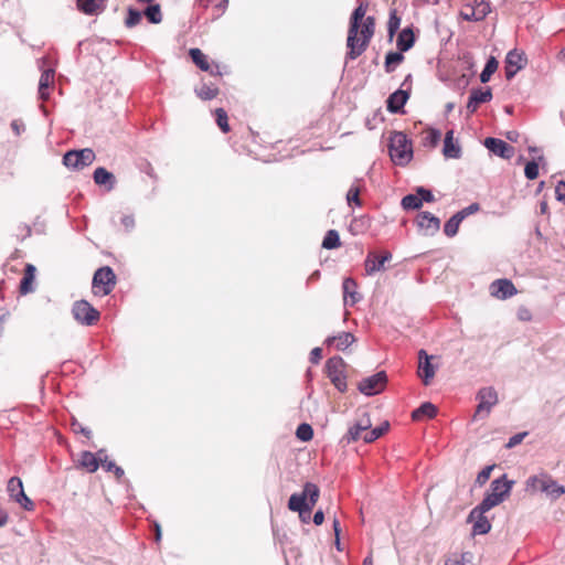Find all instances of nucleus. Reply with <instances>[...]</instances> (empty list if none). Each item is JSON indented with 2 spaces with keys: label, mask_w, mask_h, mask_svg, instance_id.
Wrapping results in <instances>:
<instances>
[{
  "label": "nucleus",
  "mask_w": 565,
  "mask_h": 565,
  "mask_svg": "<svg viewBox=\"0 0 565 565\" xmlns=\"http://www.w3.org/2000/svg\"><path fill=\"white\" fill-rule=\"evenodd\" d=\"M513 484L514 481L508 479L505 473L500 478L494 479L490 483V492H488L482 501L476 507V511L486 513L492 508L499 505L510 494Z\"/></svg>",
  "instance_id": "obj_1"
},
{
  "label": "nucleus",
  "mask_w": 565,
  "mask_h": 565,
  "mask_svg": "<svg viewBox=\"0 0 565 565\" xmlns=\"http://www.w3.org/2000/svg\"><path fill=\"white\" fill-rule=\"evenodd\" d=\"M320 495V489L312 482H306L301 492L292 493L288 509L299 514H310Z\"/></svg>",
  "instance_id": "obj_2"
},
{
  "label": "nucleus",
  "mask_w": 565,
  "mask_h": 565,
  "mask_svg": "<svg viewBox=\"0 0 565 565\" xmlns=\"http://www.w3.org/2000/svg\"><path fill=\"white\" fill-rule=\"evenodd\" d=\"M388 153L397 166H406L413 158V147L407 136L402 131H393L388 142Z\"/></svg>",
  "instance_id": "obj_3"
},
{
  "label": "nucleus",
  "mask_w": 565,
  "mask_h": 565,
  "mask_svg": "<svg viewBox=\"0 0 565 565\" xmlns=\"http://www.w3.org/2000/svg\"><path fill=\"white\" fill-rule=\"evenodd\" d=\"M525 489L526 491L544 493L551 500H556L565 493V487L545 473L527 478Z\"/></svg>",
  "instance_id": "obj_4"
},
{
  "label": "nucleus",
  "mask_w": 565,
  "mask_h": 565,
  "mask_svg": "<svg viewBox=\"0 0 565 565\" xmlns=\"http://www.w3.org/2000/svg\"><path fill=\"white\" fill-rule=\"evenodd\" d=\"M361 28V39H358V35L353 39L351 43L349 41V36L347 38V60H355L358 58L369 46L371 39L374 35L375 31V19L374 17H366L364 21H362Z\"/></svg>",
  "instance_id": "obj_5"
},
{
  "label": "nucleus",
  "mask_w": 565,
  "mask_h": 565,
  "mask_svg": "<svg viewBox=\"0 0 565 565\" xmlns=\"http://www.w3.org/2000/svg\"><path fill=\"white\" fill-rule=\"evenodd\" d=\"M344 369L345 362L339 355L328 359L324 365L327 376L335 386V388L341 393L345 392L348 388Z\"/></svg>",
  "instance_id": "obj_6"
},
{
  "label": "nucleus",
  "mask_w": 565,
  "mask_h": 565,
  "mask_svg": "<svg viewBox=\"0 0 565 565\" xmlns=\"http://www.w3.org/2000/svg\"><path fill=\"white\" fill-rule=\"evenodd\" d=\"M476 398L478 401V405L473 414V420L488 417L492 407L499 402L498 392L492 386L481 387L478 391Z\"/></svg>",
  "instance_id": "obj_7"
},
{
  "label": "nucleus",
  "mask_w": 565,
  "mask_h": 565,
  "mask_svg": "<svg viewBox=\"0 0 565 565\" xmlns=\"http://www.w3.org/2000/svg\"><path fill=\"white\" fill-rule=\"evenodd\" d=\"M72 316L82 326H94L100 318V312L87 300H76L72 305Z\"/></svg>",
  "instance_id": "obj_8"
},
{
  "label": "nucleus",
  "mask_w": 565,
  "mask_h": 565,
  "mask_svg": "<svg viewBox=\"0 0 565 565\" xmlns=\"http://www.w3.org/2000/svg\"><path fill=\"white\" fill-rule=\"evenodd\" d=\"M96 156L90 148H84L79 150H68L63 156V164L68 169L82 170L90 166Z\"/></svg>",
  "instance_id": "obj_9"
},
{
  "label": "nucleus",
  "mask_w": 565,
  "mask_h": 565,
  "mask_svg": "<svg viewBox=\"0 0 565 565\" xmlns=\"http://www.w3.org/2000/svg\"><path fill=\"white\" fill-rule=\"evenodd\" d=\"M93 288H99L104 296L109 295L116 285V275L109 266L98 268L93 276Z\"/></svg>",
  "instance_id": "obj_10"
},
{
  "label": "nucleus",
  "mask_w": 565,
  "mask_h": 565,
  "mask_svg": "<svg viewBox=\"0 0 565 565\" xmlns=\"http://www.w3.org/2000/svg\"><path fill=\"white\" fill-rule=\"evenodd\" d=\"M387 382V375L385 371H380L369 377L363 379L359 385V391L366 395V396H373L379 393H381Z\"/></svg>",
  "instance_id": "obj_11"
},
{
  "label": "nucleus",
  "mask_w": 565,
  "mask_h": 565,
  "mask_svg": "<svg viewBox=\"0 0 565 565\" xmlns=\"http://www.w3.org/2000/svg\"><path fill=\"white\" fill-rule=\"evenodd\" d=\"M416 225L426 236L435 235L440 228V220L430 212H420L416 217Z\"/></svg>",
  "instance_id": "obj_12"
},
{
  "label": "nucleus",
  "mask_w": 565,
  "mask_h": 565,
  "mask_svg": "<svg viewBox=\"0 0 565 565\" xmlns=\"http://www.w3.org/2000/svg\"><path fill=\"white\" fill-rule=\"evenodd\" d=\"M483 145L490 152L502 159H511L514 154V148L499 138L487 137Z\"/></svg>",
  "instance_id": "obj_13"
},
{
  "label": "nucleus",
  "mask_w": 565,
  "mask_h": 565,
  "mask_svg": "<svg viewBox=\"0 0 565 565\" xmlns=\"http://www.w3.org/2000/svg\"><path fill=\"white\" fill-rule=\"evenodd\" d=\"M491 12L488 1L481 0L476 6H466V10L460 12V17L465 21H481Z\"/></svg>",
  "instance_id": "obj_14"
},
{
  "label": "nucleus",
  "mask_w": 565,
  "mask_h": 565,
  "mask_svg": "<svg viewBox=\"0 0 565 565\" xmlns=\"http://www.w3.org/2000/svg\"><path fill=\"white\" fill-rule=\"evenodd\" d=\"M433 355H429L426 350L418 351V375L423 383L428 385L435 376V366L431 363Z\"/></svg>",
  "instance_id": "obj_15"
},
{
  "label": "nucleus",
  "mask_w": 565,
  "mask_h": 565,
  "mask_svg": "<svg viewBox=\"0 0 565 565\" xmlns=\"http://www.w3.org/2000/svg\"><path fill=\"white\" fill-rule=\"evenodd\" d=\"M518 292L513 282L507 278L497 279L490 285V294L501 300L511 298Z\"/></svg>",
  "instance_id": "obj_16"
},
{
  "label": "nucleus",
  "mask_w": 565,
  "mask_h": 565,
  "mask_svg": "<svg viewBox=\"0 0 565 565\" xmlns=\"http://www.w3.org/2000/svg\"><path fill=\"white\" fill-rule=\"evenodd\" d=\"M391 259L392 254L390 252H384L381 256L375 252H370L364 260L366 275L373 276L375 273L384 270L385 263Z\"/></svg>",
  "instance_id": "obj_17"
},
{
  "label": "nucleus",
  "mask_w": 565,
  "mask_h": 565,
  "mask_svg": "<svg viewBox=\"0 0 565 565\" xmlns=\"http://www.w3.org/2000/svg\"><path fill=\"white\" fill-rule=\"evenodd\" d=\"M409 98V88H398L392 93L386 100V109L391 114L404 113V106Z\"/></svg>",
  "instance_id": "obj_18"
},
{
  "label": "nucleus",
  "mask_w": 565,
  "mask_h": 565,
  "mask_svg": "<svg viewBox=\"0 0 565 565\" xmlns=\"http://www.w3.org/2000/svg\"><path fill=\"white\" fill-rule=\"evenodd\" d=\"M492 99V90L490 87L487 88H472L467 103L468 113H475L481 104L488 103Z\"/></svg>",
  "instance_id": "obj_19"
},
{
  "label": "nucleus",
  "mask_w": 565,
  "mask_h": 565,
  "mask_svg": "<svg viewBox=\"0 0 565 565\" xmlns=\"http://www.w3.org/2000/svg\"><path fill=\"white\" fill-rule=\"evenodd\" d=\"M467 522H472V534L473 535H484L490 532L491 523L484 513L477 512L476 508H473L467 519Z\"/></svg>",
  "instance_id": "obj_20"
},
{
  "label": "nucleus",
  "mask_w": 565,
  "mask_h": 565,
  "mask_svg": "<svg viewBox=\"0 0 565 565\" xmlns=\"http://www.w3.org/2000/svg\"><path fill=\"white\" fill-rule=\"evenodd\" d=\"M366 13V4L360 3L352 12L349 23V41L352 43L355 35L359 34L360 26Z\"/></svg>",
  "instance_id": "obj_21"
},
{
  "label": "nucleus",
  "mask_w": 565,
  "mask_h": 565,
  "mask_svg": "<svg viewBox=\"0 0 565 565\" xmlns=\"http://www.w3.org/2000/svg\"><path fill=\"white\" fill-rule=\"evenodd\" d=\"M189 56L192 62L203 72H210L211 75L221 76V72L218 71V66L216 65V70H212L211 65L207 61V56L198 47H193L189 50Z\"/></svg>",
  "instance_id": "obj_22"
},
{
  "label": "nucleus",
  "mask_w": 565,
  "mask_h": 565,
  "mask_svg": "<svg viewBox=\"0 0 565 565\" xmlns=\"http://www.w3.org/2000/svg\"><path fill=\"white\" fill-rule=\"evenodd\" d=\"M104 452V449L98 450L97 454L87 450L83 451L81 454L79 466L90 473L95 472L99 467V461H103L102 454Z\"/></svg>",
  "instance_id": "obj_23"
},
{
  "label": "nucleus",
  "mask_w": 565,
  "mask_h": 565,
  "mask_svg": "<svg viewBox=\"0 0 565 565\" xmlns=\"http://www.w3.org/2000/svg\"><path fill=\"white\" fill-rule=\"evenodd\" d=\"M461 153V147L454 141V131H447L444 139L443 154L448 159H459Z\"/></svg>",
  "instance_id": "obj_24"
},
{
  "label": "nucleus",
  "mask_w": 565,
  "mask_h": 565,
  "mask_svg": "<svg viewBox=\"0 0 565 565\" xmlns=\"http://www.w3.org/2000/svg\"><path fill=\"white\" fill-rule=\"evenodd\" d=\"M358 285L356 281L351 278L347 277L344 278L342 282V290H343V299L344 303H349L350 306L355 305L360 299V295L356 291Z\"/></svg>",
  "instance_id": "obj_25"
},
{
  "label": "nucleus",
  "mask_w": 565,
  "mask_h": 565,
  "mask_svg": "<svg viewBox=\"0 0 565 565\" xmlns=\"http://www.w3.org/2000/svg\"><path fill=\"white\" fill-rule=\"evenodd\" d=\"M36 267L33 264H26L24 267V274L20 281V294L28 295L34 291V279H35Z\"/></svg>",
  "instance_id": "obj_26"
},
{
  "label": "nucleus",
  "mask_w": 565,
  "mask_h": 565,
  "mask_svg": "<svg viewBox=\"0 0 565 565\" xmlns=\"http://www.w3.org/2000/svg\"><path fill=\"white\" fill-rule=\"evenodd\" d=\"M93 179L97 185H104L109 191L113 190L116 184L115 175L104 167H98L95 169Z\"/></svg>",
  "instance_id": "obj_27"
},
{
  "label": "nucleus",
  "mask_w": 565,
  "mask_h": 565,
  "mask_svg": "<svg viewBox=\"0 0 565 565\" xmlns=\"http://www.w3.org/2000/svg\"><path fill=\"white\" fill-rule=\"evenodd\" d=\"M355 341L354 335L351 332H341L338 335L328 337L324 340V344H334L337 350L343 351Z\"/></svg>",
  "instance_id": "obj_28"
},
{
  "label": "nucleus",
  "mask_w": 565,
  "mask_h": 565,
  "mask_svg": "<svg viewBox=\"0 0 565 565\" xmlns=\"http://www.w3.org/2000/svg\"><path fill=\"white\" fill-rule=\"evenodd\" d=\"M415 34L412 28H404L397 35L396 45L401 52H407L415 44Z\"/></svg>",
  "instance_id": "obj_29"
},
{
  "label": "nucleus",
  "mask_w": 565,
  "mask_h": 565,
  "mask_svg": "<svg viewBox=\"0 0 565 565\" xmlns=\"http://www.w3.org/2000/svg\"><path fill=\"white\" fill-rule=\"evenodd\" d=\"M54 70L47 68L43 71L39 81V97L42 100H46L50 96L49 88L53 84Z\"/></svg>",
  "instance_id": "obj_30"
},
{
  "label": "nucleus",
  "mask_w": 565,
  "mask_h": 565,
  "mask_svg": "<svg viewBox=\"0 0 565 565\" xmlns=\"http://www.w3.org/2000/svg\"><path fill=\"white\" fill-rule=\"evenodd\" d=\"M77 7L85 14H98L105 8V0H77Z\"/></svg>",
  "instance_id": "obj_31"
},
{
  "label": "nucleus",
  "mask_w": 565,
  "mask_h": 565,
  "mask_svg": "<svg viewBox=\"0 0 565 565\" xmlns=\"http://www.w3.org/2000/svg\"><path fill=\"white\" fill-rule=\"evenodd\" d=\"M437 407L430 402H424L419 407L412 412L414 420H420L424 417L434 418L437 415Z\"/></svg>",
  "instance_id": "obj_32"
},
{
  "label": "nucleus",
  "mask_w": 565,
  "mask_h": 565,
  "mask_svg": "<svg viewBox=\"0 0 565 565\" xmlns=\"http://www.w3.org/2000/svg\"><path fill=\"white\" fill-rule=\"evenodd\" d=\"M218 88L214 84L202 83L194 88L195 95L202 100H211L218 95Z\"/></svg>",
  "instance_id": "obj_33"
},
{
  "label": "nucleus",
  "mask_w": 565,
  "mask_h": 565,
  "mask_svg": "<svg viewBox=\"0 0 565 565\" xmlns=\"http://www.w3.org/2000/svg\"><path fill=\"white\" fill-rule=\"evenodd\" d=\"M505 64L512 67H519L520 71L525 67L526 58L524 53L519 52L518 50H511L508 52L505 56Z\"/></svg>",
  "instance_id": "obj_34"
},
{
  "label": "nucleus",
  "mask_w": 565,
  "mask_h": 565,
  "mask_svg": "<svg viewBox=\"0 0 565 565\" xmlns=\"http://www.w3.org/2000/svg\"><path fill=\"white\" fill-rule=\"evenodd\" d=\"M404 52H401L398 50V52H394V51H390L386 56H385V63H384V67H385V72L386 73H392L395 71L396 66L398 64H401L403 61H404V55H403Z\"/></svg>",
  "instance_id": "obj_35"
},
{
  "label": "nucleus",
  "mask_w": 565,
  "mask_h": 565,
  "mask_svg": "<svg viewBox=\"0 0 565 565\" xmlns=\"http://www.w3.org/2000/svg\"><path fill=\"white\" fill-rule=\"evenodd\" d=\"M390 428L388 422L382 423L380 426L369 429L363 436L362 439L370 444L382 437Z\"/></svg>",
  "instance_id": "obj_36"
},
{
  "label": "nucleus",
  "mask_w": 565,
  "mask_h": 565,
  "mask_svg": "<svg viewBox=\"0 0 565 565\" xmlns=\"http://www.w3.org/2000/svg\"><path fill=\"white\" fill-rule=\"evenodd\" d=\"M498 61L494 56H490L487 62H486V65L480 74V82L482 84H486L490 81L491 76L495 73V71L498 70Z\"/></svg>",
  "instance_id": "obj_37"
},
{
  "label": "nucleus",
  "mask_w": 565,
  "mask_h": 565,
  "mask_svg": "<svg viewBox=\"0 0 565 565\" xmlns=\"http://www.w3.org/2000/svg\"><path fill=\"white\" fill-rule=\"evenodd\" d=\"M341 245L340 235L335 230H329L322 241L324 249H334Z\"/></svg>",
  "instance_id": "obj_38"
},
{
  "label": "nucleus",
  "mask_w": 565,
  "mask_h": 565,
  "mask_svg": "<svg viewBox=\"0 0 565 565\" xmlns=\"http://www.w3.org/2000/svg\"><path fill=\"white\" fill-rule=\"evenodd\" d=\"M401 25V18L397 14L395 9L390 11L388 22H387V34L388 41H392L396 32L398 31Z\"/></svg>",
  "instance_id": "obj_39"
},
{
  "label": "nucleus",
  "mask_w": 565,
  "mask_h": 565,
  "mask_svg": "<svg viewBox=\"0 0 565 565\" xmlns=\"http://www.w3.org/2000/svg\"><path fill=\"white\" fill-rule=\"evenodd\" d=\"M145 15L148 21L152 24H158L162 21L160 4L153 3L146 8Z\"/></svg>",
  "instance_id": "obj_40"
},
{
  "label": "nucleus",
  "mask_w": 565,
  "mask_h": 565,
  "mask_svg": "<svg viewBox=\"0 0 565 565\" xmlns=\"http://www.w3.org/2000/svg\"><path fill=\"white\" fill-rule=\"evenodd\" d=\"M544 160L543 156H539L537 160L533 159L526 162L524 168V175L529 180H535L539 177V163Z\"/></svg>",
  "instance_id": "obj_41"
},
{
  "label": "nucleus",
  "mask_w": 565,
  "mask_h": 565,
  "mask_svg": "<svg viewBox=\"0 0 565 565\" xmlns=\"http://www.w3.org/2000/svg\"><path fill=\"white\" fill-rule=\"evenodd\" d=\"M461 222L460 217L455 213L444 225L445 235L448 237L456 236Z\"/></svg>",
  "instance_id": "obj_42"
},
{
  "label": "nucleus",
  "mask_w": 565,
  "mask_h": 565,
  "mask_svg": "<svg viewBox=\"0 0 565 565\" xmlns=\"http://www.w3.org/2000/svg\"><path fill=\"white\" fill-rule=\"evenodd\" d=\"M401 205L406 211L418 210L422 207V200L418 198L417 193H409L402 199Z\"/></svg>",
  "instance_id": "obj_43"
},
{
  "label": "nucleus",
  "mask_w": 565,
  "mask_h": 565,
  "mask_svg": "<svg viewBox=\"0 0 565 565\" xmlns=\"http://www.w3.org/2000/svg\"><path fill=\"white\" fill-rule=\"evenodd\" d=\"M12 500L26 511H32L34 509V503L25 494L24 488H19V492H17L15 497Z\"/></svg>",
  "instance_id": "obj_44"
},
{
  "label": "nucleus",
  "mask_w": 565,
  "mask_h": 565,
  "mask_svg": "<svg viewBox=\"0 0 565 565\" xmlns=\"http://www.w3.org/2000/svg\"><path fill=\"white\" fill-rule=\"evenodd\" d=\"M362 427L354 424L348 429V433L342 437L341 443H344L347 445L354 443L359 438H362Z\"/></svg>",
  "instance_id": "obj_45"
},
{
  "label": "nucleus",
  "mask_w": 565,
  "mask_h": 565,
  "mask_svg": "<svg viewBox=\"0 0 565 565\" xmlns=\"http://www.w3.org/2000/svg\"><path fill=\"white\" fill-rule=\"evenodd\" d=\"M445 565H476L473 563V555L470 552H465L460 557H451L446 559Z\"/></svg>",
  "instance_id": "obj_46"
},
{
  "label": "nucleus",
  "mask_w": 565,
  "mask_h": 565,
  "mask_svg": "<svg viewBox=\"0 0 565 565\" xmlns=\"http://www.w3.org/2000/svg\"><path fill=\"white\" fill-rule=\"evenodd\" d=\"M296 436L301 441H309L313 437V429L309 424L302 423L297 427Z\"/></svg>",
  "instance_id": "obj_47"
},
{
  "label": "nucleus",
  "mask_w": 565,
  "mask_h": 565,
  "mask_svg": "<svg viewBox=\"0 0 565 565\" xmlns=\"http://www.w3.org/2000/svg\"><path fill=\"white\" fill-rule=\"evenodd\" d=\"M215 120H216L217 126L220 127V129L223 132L230 131L228 117H227L226 111L223 108H217L215 110Z\"/></svg>",
  "instance_id": "obj_48"
},
{
  "label": "nucleus",
  "mask_w": 565,
  "mask_h": 565,
  "mask_svg": "<svg viewBox=\"0 0 565 565\" xmlns=\"http://www.w3.org/2000/svg\"><path fill=\"white\" fill-rule=\"evenodd\" d=\"M141 20V12L135 8H129L127 12V18L125 20V25L127 28L136 26Z\"/></svg>",
  "instance_id": "obj_49"
},
{
  "label": "nucleus",
  "mask_w": 565,
  "mask_h": 565,
  "mask_svg": "<svg viewBox=\"0 0 565 565\" xmlns=\"http://www.w3.org/2000/svg\"><path fill=\"white\" fill-rule=\"evenodd\" d=\"M360 188L359 186H355V185H352L348 193H347V202L349 205L351 204H355L356 206H361L362 205V201L360 199Z\"/></svg>",
  "instance_id": "obj_50"
},
{
  "label": "nucleus",
  "mask_w": 565,
  "mask_h": 565,
  "mask_svg": "<svg viewBox=\"0 0 565 565\" xmlns=\"http://www.w3.org/2000/svg\"><path fill=\"white\" fill-rule=\"evenodd\" d=\"M19 488H23L22 480L19 477H11L7 484V491L11 499L19 492Z\"/></svg>",
  "instance_id": "obj_51"
},
{
  "label": "nucleus",
  "mask_w": 565,
  "mask_h": 565,
  "mask_svg": "<svg viewBox=\"0 0 565 565\" xmlns=\"http://www.w3.org/2000/svg\"><path fill=\"white\" fill-rule=\"evenodd\" d=\"M441 138V134L438 129H429L427 136L424 138V145L436 147Z\"/></svg>",
  "instance_id": "obj_52"
},
{
  "label": "nucleus",
  "mask_w": 565,
  "mask_h": 565,
  "mask_svg": "<svg viewBox=\"0 0 565 565\" xmlns=\"http://www.w3.org/2000/svg\"><path fill=\"white\" fill-rule=\"evenodd\" d=\"M494 465L486 466L477 476L476 483L478 486H483L490 478L491 471L494 469Z\"/></svg>",
  "instance_id": "obj_53"
},
{
  "label": "nucleus",
  "mask_w": 565,
  "mask_h": 565,
  "mask_svg": "<svg viewBox=\"0 0 565 565\" xmlns=\"http://www.w3.org/2000/svg\"><path fill=\"white\" fill-rule=\"evenodd\" d=\"M479 210H480L479 203H471L470 205L458 211L456 214L460 217L461 221H463L466 217L477 213Z\"/></svg>",
  "instance_id": "obj_54"
},
{
  "label": "nucleus",
  "mask_w": 565,
  "mask_h": 565,
  "mask_svg": "<svg viewBox=\"0 0 565 565\" xmlns=\"http://www.w3.org/2000/svg\"><path fill=\"white\" fill-rule=\"evenodd\" d=\"M416 192H417L418 198L422 200V203L423 202L429 203L435 200L433 192L424 186H418L416 189Z\"/></svg>",
  "instance_id": "obj_55"
},
{
  "label": "nucleus",
  "mask_w": 565,
  "mask_h": 565,
  "mask_svg": "<svg viewBox=\"0 0 565 565\" xmlns=\"http://www.w3.org/2000/svg\"><path fill=\"white\" fill-rule=\"evenodd\" d=\"M527 435V431H523V433H518L515 435H513L512 437H510L508 444L505 445L507 448H513L515 446H518L519 444L522 443V440L524 439V437Z\"/></svg>",
  "instance_id": "obj_56"
},
{
  "label": "nucleus",
  "mask_w": 565,
  "mask_h": 565,
  "mask_svg": "<svg viewBox=\"0 0 565 565\" xmlns=\"http://www.w3.org/2000/svg\"><path fill=\"white\" fill-rule=\"evenodd\" d=\"M106 471H113L117 479H120L124 477L125 471L121 467L117 466L114 461H109V463L105 465Z\"/></svg>",
  "instance_id": "obj_57"
},
{
  "label": "nucleus",
  "mask_w": 565,
  "mask_h": 565,
  "mask_svg": "<svg viewBox=\"0 0 565 565\" xmlns=\"http://www.w3.org/2000/svg\"><path fill=\"white\" fill-rule=\"evenodd\" d=\"M556 200L565 203V181L561 180L555 186Z\"/></svg>",
  "instance_id": "obj_58"
},
{
  "label": "nucleus",
  "mask_w": 565,
  "mask_h": 565,
  "mask_svg": "<svg viewBox=\"0 0 565 565\" xmlns=\"http://www.w3.org/2000/svg\"><path fill=\"white\" fill-rule=\"evenodd\" d=\"M516 315L521 321H530L532 319L530 309L524 306L519 307Z\"/></svg>",
  "instance_id": "obj_59"
},
{
  "label": "nucleus",
  "mask_w": 565,
  "mask_h": 565,
  "mask_svg": "<svg viewBox=\"0 0 565 565\" xmlns=\"http://www.w3.org/2000/svg\"><path fill=\"white\" fill-rule=\"evenodd\" d=\"M11 128L13 130V132L17 135V136H20L22 132L25 131V125L22 120L20 119H14L11 121Z\"/></svg>",
  "instance_id": "obj_60"
},
{
  "label": "nucleus",
  "mask_w": 565,
  "mask_h": 565,
  "mask_svg": "<svg viewBox=\"0 0 565 565\" xmlns=\"http://www.w3.org/2000/svg\"><path fill=\"white\" fill-rule=\"evenodd\" d=\"M322 358V349L317 347V348H313L310 352V362L312 364H318L319 361L321 360Z\"/></svg>",
  "instance_id": "obj_61"
},
{
  "label": "nucleus",
  "mask_w": 565,
  "mask_h": 565,
  "mask_svg": "<svg viewBox=\"0 0 565 565\" xmlns=\"http://www.w3.org/2000/svg\"><path fill=\"white\" fill-rule=\"evenodd\" d=\"M355 424L361 426L363 431H367L372 426L371 419L366 414H364Z\"/></svg>",
  "instance_id": "obj_62"
},
{
  "label": "nucleus",
  "mask_w": 565,
  "mask_h": 565,
  "mask_svg": "<svg viewBox=\"0 0 565 565\" xmlns=\"http://www.w3.org/2000/svg\"><path fill=\"white\" fill-rule=\"evenodd\" d=\"M72 426H73V429L75 433H82L84 436H86L87 438H89L92 436V431L90 429L86 428V427H83L79 423H77L76 420H74L72 423Z\"/></svg>",
  "instance_id": "obj_63"
},
{
  "label": "nucleus",
  "mask_w": 565,
  "mask_h": 565,
  "mask_svg": "<svg viewBox=\"0 0 565 565\" xmlns=\"http://www.w3.org/2000/svg\"><path fill=\"white\" fill-rule=\"evenodd\" d=\"M121 224L126 230L130 231L135 227V218L132 215H125L121 218Z\"/></svg>",
  "instance_id": "obj_64"
}]
</instances>
